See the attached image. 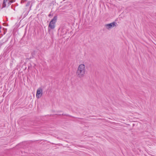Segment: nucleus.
<instances>
[{
  "mask_svg": "<svg viewBox=\"0 0 156 156\" xmlns=\"http://www.w3.org/2000/svg\"><path fill=\"white\" fill-rule=\"evenodd\" d=\"M15 0H9V2H10V4H11L12 3L14 2H15Z\"/></svg>",
  "mask_w": 156,
  "mask_h": 156,
  "instance_id": "423d86ee",
  "label": "nucleus"
},
{
  "mask_svg": "<svg viewBox=\"0 0 156 156\" xmlns=\"http://www.w3.org/2000/svg\"><path fill=\"white\" fill-rule=\"evenodd\" d=\"M10 2H9H9H8V5H10Z\"/></svg>",
  "mask_w": 156,
  "mask_h": 156,
  "instance_id": "1a4fd4ad",
  "label": "nucleus"
},
{
  "mask_svg": "<svg viewBox=\"0 0 156 156\" xmlns=\"http://www.w3.org/2000/svg\"><path fill=\"white\" fill-rule=\"evenodd\" d=\"M29 5V3H27V4L26 5V6H28Z\"/></svg>",
  "mask_w": 156,
  "mask_h": 156,
  "instance_id": "6e6552de",
  "label": "nucleus"
},
{
  "mask_svg": "<svg viewBox=\"0 0 156 156\" xmlns=\"http://www.w3.org/2000/svg\"><path fill=\"white\" fill-rule=\"evenodd\" d=\"M42 89L41 88H39L37 90L36 97L37 98H39L42 95Z\"/></svg>",
  "mask_w": 156,
  "mask_h": 156,
  "instance_id": "20e7f679",
  "label": "nucleus"
},
{
  "mask_svg": "<svg viewBox=\"0 0 156 156\" xmlns=\"http://www.w3.org/2000/svg\"><path fill=\"white\" fill-rule=\"evenodd\" d=\"M9 0H4L2 4V7L3 8H5L6 6V2H7L8 1H9Z\"/></svg>",
  "mask_w": 156,
  "mask_h": 156,
  "instance_id": "39448f33",
  "label": "nucleus"
},
{
  "mask_svg": "<svg viewBox=\"0 0 156 156\" xmlns=\"http://www.w3.org/2000/svg\"><path fill=\"white\" fill-rule=\"evenodd\" d=\"M78 72V69H77V70L76 71V73H77Z\"/></svg>",
  "mask_w": 156,
  "mask_h": 156,
  "instance_id": "9d476101",
  "label": "nucleus"
},
{
  "mask_svg": "<svg viewBox=\"0 0 156 156\" xmlns=\"http://www.w3.org/2000/svg\"><path fill=\"white\" fill-rule=\"evenodd\" d=\"M85 73V66L83 64L79 66V77H82L84 76Z\"/></svg>",
  "mask_w": 156,
  "mask_h": 156,
  "instance_id": "f257e3e1",
  "label": "nucleus"
},
{
  "mask_svg": "<svg viewBox=\"0 0 156 156\" xmlns=\"http://www.w3.org/2000/svg\"><path fill=\"white\" fill-rule=\"evenodd\" d=\"M52 16V15L51 14H50L48 15V16L49 17H50V16Z\"/></svg>",
  "mask_w": 156,
  "mask_h": 156,
  "instance_id": "0eeeda50",
  "label": "nucleus"
},
{
  "mask_svg": "<svg viewBox=\"0 0 156 156\" xmlns=\"http://www.w3.org/2000/svg\"><path fill=\"white\" fill-rule=\"evenodd\" d=\"M57 17L55 16L50 21L48 26V30L50 31L51 29H53L55 27V24L56 22Z\"/></svg>",
  "mask_w": 156,
  "mask_h": 156,
  "instance_id": "f03ea898",
  "label": "nucleus"
},
{
  "mask_svg": "<svg viewBox=\"0 0 156 156\" xmlns=\"http://www.w3.org/2000/svg\"><path fill=\"white\" fill-rule=\"evenodd\" d=\"M116 24L115 22H113L110 23L106 24L105 25V26L106 29L109 30L113 27L116 26Z\"/></svg>",
  "mask_w": 156,
  "mask_h": 156,
  "instance_id": "7ed1b4c3",
  "label": "nucleus"
}]
</instances>
